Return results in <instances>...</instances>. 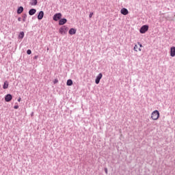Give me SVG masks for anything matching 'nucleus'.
<instances>
[{
  "mask_svg": "<svg viewBox=\"0 0 175 175\" xmlns=\"http://www.w3.org/2000/svg\"><path fill=\"white\" fill-rule=\"evenodd\" d=\"M54 84H57V83H58V79H55L53 81Z\"/></svg>",
  "mask_w": 175,
  "mask_h": 175,
  "instance_id": "obj_21",
  "label": "nucleus"
},
{
  "mask_svg": "<svg viewBox=\"0 0 175 175\" xmlns=\"http://www.w3.org/2000/svg\"><path fill=\"white\" fill-rule=\"evenodd\" d=\"M46 50H48V51H49V48H47V49H46Z\"/></svg>",
  "mask_w": 175,
  "mask_h": 175,
  "instance_id": "obj_31",
  "label": "nucleus"
},
{
  "mask_svg": "<svg viewBox=\"0 0 175 175\" xmlns=\"http://www.w3.org/2000/svg\"><path fill=\"white\" fill-rule=\"evenodd\" d=\"M12 99H13V96H12V94H8L7 95H5V100L6 102H10V100H12Z\"/></svg>",
  "mask_w": 175,
  "mask_h": 175,
  "instance_id": "obj_8",
  "label": "nucleus"
},
{
  "mask_svg": "<svg viewBox=\"0 0 175 175\" xmlns=\"http://www.w3.org/2000/svg\"><path fill=\"white\" fill-rule=\"evenodd\" d=\"M104 170H105L106 174H107V168H105Z\"/></svg>",
  "mask_w": 175,
  "mask_h": 175,
  "instance_id": "obj_26",
  "label": "nucleus"
},
{
  "mask_svg": "<svg viewBox=\"0 0 175 175\" xmlns=\"http://www.w3.org/2000/svg\"><path fill=\"white\" fill-rule=\"evenodd\" d=\"M30 5L31 6H36V5H38V0H31V2H30Z\"/></svg>",
  "mask_w": 175,
  "mask_h": 175,
  "instance_id": "obj_15",
  "label": "nucleus"
},
{
  "mask_svg": "<svg viewBox=\"0 0 175 175\" xmlns=\"http://www.w3.org/2000/svg\"><path fill=\"white\" fill-rule=\"evenodd\" d=\"M148 28H149L148 25H143L139 29L140 33H146V32L148 31Z\"/></svg>",
  "mask_w": 175,
  "mask_h": 175,
  "instance_id": "obj_4",
  "label": "nucleus"
},
{
  "mask_svg": "<svg viewBox=\"0 0 175 175\" xmlns=\"http://www.w3.org/2000/svg\"><path fill=\"white\" fill-rule=\"evenodd\" d=\"M18 21H21V17L18 18Z\"/></svg>",
  "mask_w": 175,
  "mask_h": 175,
  "instance_id": "obj_27",
  "label": "nucleus"
},
{
  "mask_svg": "<svg viewBox=\"0 0 175 175\" xmlns=\"http://www.w3.org/2000/svg\"><path fill=\"white\" fill-rule=\"evenodd\" d=\"M31 116H33V112L31 113Z\"/></svg>",
  "mask_w": 175,
  "mask_h": 175,
  "instance_id": "obj_30",
  "label": "nucleus"
},
{
  "mask_svg": "<svg viewBox=\"0 0 175 175\" xmlns=\"http://www.w3.org/2000/svg\"><path fill=\"white\" fill-rule=\"evenodd\" d=\"M139 51H142V49L139 48L138 49Z\"/></svg>",
  "mask_w": 175,
  "mask_h": 175,
  "instance_id": "obj_29",
  "label": "nucleus"
},
{
  "mask_svg": "<svg viewBox=\"0 0 175 175\" xmlns=\"http://www.w3.org/2000/svg\"><path fill=\"white\" fill-rule=\"evenodd\" d=\"M43 17H44V12L40 11L37 16L38 20H42Z\"/></svg>",
  "mask_w": 175,
  "mask_h": 175,
  "instance_id": "obj_9",
  "label": "nucleus"
},
{
  "mask_svg": "<svg viewBox=\"0 0 175 175\" xmlns=\"http://www.w3.org/2000/svg\"><path fill=\"white\" fill-rule=\"evenodd\" d=\"M170 56L175 57V46H172L170 48Z\"/></svg>",
  "mask_w": 175,
  "mask_h": 175,
  "instance_id": "obj_10",
  "label": "nucleus"
},
{
  "mask_svg": "<svg viewBox=\"0 0 175 175\" xmlns=\"http://www.w3.org/2000/svg\"><path fill=\"white\" fill-rule=\"evenodd\" d=\"M18 102H21V98H18Z\"/></svg>",
  "mask_w": 175,
  "mask_h": 175,
  "instance_id": "obj_28",
  "label": "nucleus"
},
{
  "mask_svg": "<svg viewBox=\"0 0 175 175\" xmlns=\"http://www.w3.org/2000/svg\"><path fill=\"white\" fill-rule=\"evenodd\" d=\"M68 29H69V28H68L67 26L64 25L60 27L59 32L61 35H66V33H68Z\"/></svg>",
  "mask_w": 175,
  "mask_h": 175,
  "instance_id": "obj_2",
  "label": "nucleus"
},
{
  "mask_svg": "<svg viewBox=\"0 0 175 175\" xmlns=\"http://www.w3.org/2000/svg\"><path fill=\"white\" fill-rule=\"evenodd\" d=\"M38 55H35L34 57H33V59H38Z\"/></svg>",
  "mask_w": 175,
  "mask_h": 175,
  "instance_id": "obj_24",
  "label": "nucleus"
},
{
  "mask_svg": "<svg viewBox=\"0 0 175 175\" xmlns=\"http://www.w3.org/2000/svg\"><path fill=\"white\" fill-rule=\"evenodd\" d=\"M24 31H21L18 36V39H24Z\"/></svg>",
  "mask_w": 175,
  "mask_h": 175,
  "instance_id": "obj_16",
  "label": "nucleus"
},
{
  "mask_svg": "<svg viewBox=\"0 0 175 175\" xmlns=\"http://www.w3.org/2000/svg\"><path fill=\"white\" fill-rule=\"evenodd\" d=\"M103 77V75L102 73H99L98 76H96V79H95V83L96 84H98L100 83V79Z\"/></svg>",
  "mask_w": 175,
  "mask_h": 175,
  "instance_id": "obj_5",
  "label": "nucleus"
},
{
  "mask_svg": "<svg viewBox=\"0 0 175 175\" xmlns=\"http://www.w3.org/2000/svg\"><path fill=\"white\" fill-rule=\"evenodd\" d=\"M120 13L121 14H123V16H126L127 14H129V11H128V9L124 8L121 9Z\"/></svg>",
  "mask_w": 175,
  "mask_h": 175,
  "instance_id": "obj_7",
  "label": "nucleus"
},
{
  "mask_svg": "<svg viewBox=\"0 0 175 175\" xmlns=\"http://www.w3.org/2000/svg\"><path fill=\"white\" fill-rule=\"evenodd\" d=\"M22 17H23V23H25V21H27V14H23V16H22Z\"/></svg>",
  "mask_w": 175,
  "mask_h": 175,
  "instance_id": "obj_18",
  "label": "nucleus"
},
{
  "mask_svg": "<svg viewBox=\"0 0 175 175\" xmlns=\"http://www.w3.org/2000/svg\"><path fill=\"white\" fill-rule=\"evenodd\" d=\"M36 13V9L31 8L29 10V16H33Z\"/></svg>",
  "mask_w": 175,
  "mask_h": 175,
  "instance_id": "obj_11",
  "label": "nucleus"
},
{
  "mask_svg": "<svg viewBox=\"0 0 175 175\" xmlns=\"http://www.w3.org/2000/svg\"><path fill=\"white\" fill-rule=\"evenodd\" d=\"M27 54L28 55H31V54H32V51H31V49H28V50L27 51Z\"/></svg>",
  "mask_w": 175,
  "mask_h": 175,
  "instance_id": "obj_19",
  "label": "nucleus"
},
{
  "mask_svg": "<svg viewBox=\"0 0 175 175\" xmlns=\"http://www.w3.org/2000/svg\"><path fill=\"white\" fill-rule=\"evenodd\" d=\"M3 90H7V88H9V82H8V81H5L4 82V84L3 85Z\"/></svg>",
  "mask_w": 175,
  "mask_h": 175,
  "instance_id": "obj_14",
  "label": "nucleus"
},
{
  "mask_svg": "<svg viewBox=\"0 0 175 175\" xmlns=\"http://www.w3.org/2000/svg\"><path fill=\"white\" fill-rule=\"evenodd\" d=\"M77 31V30L76 29H75V28H71V29L69 30L68 33H69L70 35H75Z\"/></svg>",
  "mask_w": 175,
  "mask_h": 175,
  "instance_id": "obj_13",
  "label": "nucleus"
},
{
  "mask_svg": "<svg viewBox=\"0 0 175 175\" xmlns=\"http://www.w3.org/2000/svg\"><path fill=\"white\" fill-rule=\"evenodd\" d=\"M14 109H18V105H15V106L14 107Z\"/></svg>",
  "mask_w": 175,
  "mask_h": 175,
  "instance_id": "obj_25",
  "label": "nucleus"
},
{
  "mask_svg": "<svg viewBox=\"0 0 175 175\" xmlns=\"http://www.w3.org/2000/svg\"><path fill=\"white\" fill-rule=\"evenodd\" d=\"M68 23V20L65 18H60L59 21V25H65Z\"/></svg>",
  "mask_w": 175,
  "mask_h": 175,
  "instance_id": "obj_6",
  "label": "nucleus"
},
{
  "mask_svg": "<svg viewBox=\"0 0 175 175\" xmlns=\"http://www.w3.org/2000/svg\"><path fill=\"white\" fill-rule=\"evenodd\" d=\"M137 44H139V47H143V44H142L140 42H137Z\"/></svg>",
  "mask_w": 175,
  "mask_h": 175,
  "instance_id": "obj_23",
  "label": "nucleus"
},
{
  "mask_svg": "<svg viewBox=\"0 0 175 175\" xmlns=\"http://www.w3.org/2000/svg\"><path fill=\"white\" fill-rule=\"evenodd\" d=\"M24 12V7L20 6L17 9V14H21V13Z\"/></svg>",
  "mask_w": 175,
  "mask_h": 175,
  "instance_id": "obj_12",
  "label": "nucleus"
},
{
  "mask_svg": "<svg viewBox=\"0 0 175 175\" xmlns=\"http://www.w3.org/2000/svg\"><path fill=\"white\" fill-rule=\"evenodd\" d=\"M66 85H68V86L73 85V81H72V79H68L66 82Z\"/></svg>",
  "mask_w": 175,
  "mask_h": 175,
  "instance_id": "obj_17",
  "label": "nucleus"
},
{
  "mask_svg": "<svg viewBox=\"0 0 175 175\" xmlns=\"http://www.w3.org/2000/svg\"><path fill=\"white\" fill-rule=\"evenodd\" d=\"M139 49V46H137V44L135 45L134 48H133V50L134 51H137V49Z\"/></svg>",
  "mask_w": 175,
  "mask_h": 175,
  "instance_id": "obj_20",
  "label": "nucleus"
},
{
  "mask_svg": "<svg viewBox=\"0 0 175 175\" xmlns=\"http://www.w3.org/2000/svg\"><path fill=\"white\" fill-rule=\"evenodd\" d=\"M159 116H160L159 111L154 110V111L152 112L151 118L152 120H153V121H157V120L159 118Z\"/></svg>",
  "mask_w": 175,
  "mask_h": 175,
  "instance_id": "obj_1",
  "label": "nucleus"
},
{
  "mask_svg": "<svg viewBox=\"0 0 175 175\" xmlns=\"http://www.w3.org/2000/svg\"><path fill=\"white\" fill-rule=\"evenodd\" d=\"M61 17H62V14L56 13L53 15V20H54V21H59V20H61Z\"/></svg>",
  "mask_w": 175,
  "mask_h": 175,
  "instance_id": "obj_3",
  "label": "nucleus"
},
{
  "mask_svg": "<svg viewBox=\"0 0 175 175\" xmlns=\"http://www.w3.org/2000/svg\"><path fill=\"white\" fill-rule=\"evenodd\" d=\"M94 14V12H92L89 14V18H91L92 17V15Z\"/></svg>",
  "mask_w": 175,
  "mask_h": 175,
  "instance_id": "obj_22",
  "label": "nucleus"
}]
</instances>
